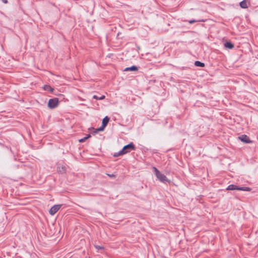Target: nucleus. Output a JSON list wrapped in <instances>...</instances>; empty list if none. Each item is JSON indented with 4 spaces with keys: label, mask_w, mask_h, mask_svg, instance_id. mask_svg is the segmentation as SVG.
I'll return each mask as SVG.
<instances>
[{
    "label": "nucleus",
    "mask_w": 258,
    "mask_h": 258,
    "mask_svg": "<svg viewBox=\"0 0 258 258\" xmlns=\"http://www.w3.org/2000/svg\"><path fill=\"white\" fill-rule=\"evenodd\" d=\"M107 175L110 178H115L116 175L113 174H107Z\"/></svg>",
    "instance_id": "nucleus-19"
},
{
    "label": "nucleus",
    "mask_w": 258,
    "mask_h": 258,
    "mask_svg": "<svg viewBox=\"0 0 258 258\" xmlns=\"http://www.w3.org/2000/svg\"><path fill=\"white\" fill-rule=\"evenodd\" d=\"M153 169L155 175L160 181L164 183L169 181L167 177L163 174L161 173L156 167H153Z\"/></svg>",
    "instance_id": "nucleus-1"
},
{
    "label": "nucleus",
    "mask_w": 258,
    "mask_h": 258,
    "mask_svg": "<svg viewBox=\"0 0 258 258\" xmlns=\"http://www.w3.org/2000/svg\"><path fill=\"white\" fill-rule=\"evenodd\" d=\"M61 205H55L52 207L49 211V213L51 215H54L61 207Z\"/></svg>",
    "instance_id": "nucleus-5"
},
{
    "label": "nucleus",
    "mask_w": 258,
    "mask_h": 258,
    "mask_svg": "<svg viewBox=\"0 0 258 258\" xmlns=\"http://www.w3.org/2000/svg\"><path fill=\"white\" fill-rule=\"evenodd\" d=\"M43 88L44 90L49 91L51 92H52L54 90L50 86L47 85H45Z\"/></svg>",
    "instance_id": "nucleus-12"
},
{
    "label": "nucleus",
    "mask_w": 258,
    "mask_h": 258,
    "mask_svg": "<svg viewBox=\"0 0 258 258\" xmlns=\"http://www.w3.org/2000/svg\"><path fill=\"white\" fill-rule=\"evenodd\" d=\"M109 119V117H108L107 116H106L102 120L101 125L105 127V126L107 125Z\"/></svg>",
    "instance_id": "nucleus-9"
},
{
    "label": "nucleus",
    "mask_w": 258,
    "mask_h": 258,
    "mask_svg": "<svg viewBox=\"0 0 258 258\" xmlns=\"http://www.w3.org/2000/svg\"><path fill=\"white\" fill-rule=\"evenodd\" d=\"M123 152H125V154L130 152L132 150H136V147L133 143L131 142L128 144L125 145L122 149Z\"/></svg>",
    "instance_id": "nucleus-4"
},
{
    "label": "nucleus",
    "mask_w": 258,
    "mask_h": 258,
    "mask_svg": "<svg viewBox=\"0 0 258 258\" xmlns=\"http://www.w3.org/2000/svg\"><path fill=\"white\" fill-rule=\"evenodd\" d=\"M224 46L225 47L228 48V49H232L234 48V44L232 43L230 41H227L224 43Z\"/></svg>",
    "instance_id": "nucleus-10"
},
{
    "label": "nucleus",
    "mask_w": 258,
    "mask_h": 258,
    "mask_svg": "<svg viewBox=\"0 0 258 258\" xmlns=\"http://www.w3.org/2000/svg\"><path fill=\"white\" fill-rule=\"evenodd\" d=\"M105 96L104 95H101V96L100 97H98V96L97 95H94L93 96V98L94 99H95L96 100H103L105 98Z\"/></svg>",
    "instance_id": "nucleus-17"
},
{
    "label": "nucleus",
    "mask_w": 258,
    "mask_h": 258,
    "mask_svg": "<svg viewBox=\"0 0 258 258\" xmlns=\"http://www.w3.org/2000/svg\"><path fill=\"white\" fill-rule=\"evenodd\" d=\"M58 102L59 101L57 98L50 99L48 102V107L50 109L55 108L58 106Z\"/></svg>",
    "instance_id": "nucleus-3"
},
{
    "label": "nucleus",
    "mask_w": 258,
    "mask_h": 258,
    "mask_svg": "<svg viewBox=\"0 0 258 258\" xmlns=\"http://www.w3.org/2000/svg\"><path fill=\"white\" fill-rule=\"evenodd\" d=\"M90 137H91V135H90V134H88L86 137H85L84 138L80 139L79 140V142H80V143L84 142L86 140L89 139Z\"/></svg>",
    "instance_id": "nucleus-16"
},
{
    "label": "nucleus",
    "mask_w": 258,
    "mask_h": 258,
    "mask_svg": "<svg viewBox=\"0 0 258 258\" xmlns=\"http://www.w3.org/2000/svg\"><path fill=\"white\" fill-rule=\"evenodd\" d=\"M138 67L136 66H132L130 67L126 68L124 69V71H137L138 70Z\"/></svg>",
    "instance_id": "nucleus-8"
},
{
    "label": "nucleus",
    "mask_w": 258,
    "mask_h": 258,
    "mask_svg": "<svg viewBox=\"0 0 258 258\" xmlns=\"http://www.w3.org/2000/svg\"><path fill=\"white\" fill-rule=\"evenodd\" d=\"M205 21L203 20H190L189 21H188V22L190 24H193L194 23L196 22H204Z\"/></svg>",
    "instance_id": "nucleus-18"
},
{
    "label": "nucleus",
    "mask_w": 258,
    "mask_h": 258,
    "mask_svg": "<svg viewBox=\"0 0 258 258\" xmlns=\"http://www.w3.org/2000/svg\"><path fill=\"white\" fill-rule=\"evenodd\" d=\"M227 190H240V191H250L251 190V189L249 187H245V186H241L237 185L235 184H230L228 186V187L226 188Z\"/></svg>",
    "instance_id": "nucleus-2"
},
{
    "label": "nucleus",
    "mask_w": 258,
    "mask_h": 258,
    "mask_svg": "<svg viewBox=\"0 0 258 258\" xmlns=\"http://www.w3.org/2000/svg\"><path fill=\"white\" fill-rule=\"evenodd\" d=\"M57 171L59 173L63 174L66 172V167L62 165H58L57 166Z\"/></svg>",
    "instance_id": "nucleus-7"
},
{
    "label": "nucleus",
    "mask_w": 258,
    "mask_h": 258,
    "mask_svg": "<svg viewBox=\"0 0 258 258\" xmlns=\"http://www.w3.org/2000/svg\"><path fill=\"white\" fill-rule=\"evenodd\" d=\"M239 5L240 7L243 9H246L248 7L246 0H243L240 3Z\"/></svg>",
    "instance_id": "nucleus-11"
},
{
    "label": "nucleus",
    "mask_w": 258,
    "mask_h": 258,
    "mask_svg": "<svg viewBox=\"0 0 258 258\" xmlns=\"http://www.w3.org/2000/svg\"><path fill=\"white\" fill-rule=\"evenodd\" d=\"M96 248H101V249L102 248V247L99 246H96Z\"/></svg>",
    "instance_id": "nucleus-21"
},
{
    "label": "nucleus",
    "mask_w": 258,
    "mask_h": 258,
    "mask_svg": "<svg viewBox=\"0 0 258 258\" xmlns=\"http://www.w3.org/2000/svg\"><path fill=\"white\" fill-rule=\"evenodd\" d=\"M2 2H3L4 4H7V3H8V0H2Z\"/></svg>",
    "instance_id": "nucleus-20"
},
{
    "label": "nucleus",
    "mask_w": 258,
    "mask_h": 258,
    "mask_svg": "<svg viewBox=\"0 0 258 258\" xmlns=\"http://www.w3.org/2000/svg\"><path fill=\"white\" fill-rule=\"evenodd\" d=\"M239 139L244 143H251L252 141L250 140V138L246 135H242L238 137Z\"/></svg>",
    "instance_id": "nucleus-6"
},
{
    "label": "nucleus",
    "mask_w": 258,
    "mask_h": 258,
    "mask_svg": "<svg viewBox=\"0 0 258 258\" xmlns=\"http://www.w3.org/2000/svg\"><path fill=\"white\" fill-rule=\"evenodd\" d=\"M195 65L197 67H205V63L200 61H196L195 62Z\"/></svg>",
    "instance_id": "nucleus-14"
},
{
    "label": "nucleus",
    "mask_w": 258,
    "mask_h": 258,
    "mask_svg": "<svg viewBox=\"0 0 258 258\" xmlns=\"http://www.w3.org/2000/svg\"><path fill=\"white\" fill-rule=\"evenodd\" d=\"M104 128H105L104 127H103V126L101 125L100 127L96 128L95 130V131H94L92 134L94 135V134L98 133L100 131H104Z\"/></svg>",
    "instance_id": "nucleus-15"
},
{
    "label": "nucleus",
    "mask_w": 258,
    "mask_h": 258,
    "mask_svg": "<svg viewBox=\"0 0 258 258\" xmlns=\"http://www.w3.org/2000/svg\"><path fill=\"white\" fill-rule=\"evenodd\" d=\"M125 154V152H123V150H121L118 152L115 153L113 155V156L117 157H118L119 156H120V155H123Z\"/></svg>",
    "instance_id": "nucleus-13"
}]
</instances>
